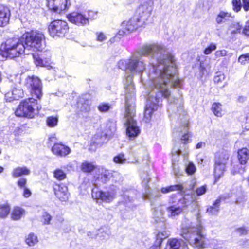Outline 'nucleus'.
<instances>
[{
	"label": "nucleus",
	"mask_w": 249,
	"mask_h": 249,
	"mask_svg": "<svg viewBox=\"0 0 249 249\" xmlns=\"http://www.w3.org/2000/svg\"><path fill=\"white\" fill-rule=\"evenodd\" d=\"M216 49V45L215 43H212L204 50V53L206 55L209 54Z\"/></svg>",
	"instance_id": "obj_45"
},
{
	"label": "nucleus",
	"mask_w": 249,
	"mask_h": 249,
	"mask_svg": "<svg viewBox=\"0 0 249 249\" xmlns=\"http://www.w3.org/2000/svg\"><path fill=\"white\" fill-rule=\"evenodd\" d=\"M188 122L186 121L184 124L182 126L184 127L183 130H176V132H179L180 133L182 134L184 133L183 135L181 137V141L184 143H186L187 142H189V138L190 135L188 132V129H187V125H188Z\"/></svg>",
	"instance_id": "obj_27"
},
{
	"label": "nucleus",
	"mask_w": 249,
	"mask_h": 249,
	"mask_svg": "<svg viewBox=\"0 0 249 249\" xmlns=\"http://www.w3.org/2000/svg\"><path fill=\"white\" fill-rule=\"evenodd\" d=\"M144 26L141 24L139 20L136 18V17H133L127 21H124L121 27L124 28L128 33H130L136 31L139 27H143Z\"/></svg>",
	"instance_id": "obj_15"
},
{
	"label": "nucleus",
	"mask_w": 249,
	"mask_h": 249,
	"mask_svg": "<svg viewBox=\"0 0 249 249\" xmlns=\"http://www.w3.org/2000/svg\"><path fill=\"white\" fill-rule=\"evenodd\" d=\"M49 141L51 142H55L56 141V138L54 135L49 137Z\"/></svg>",
	"instance_id": "obj_63"
},
{
	"label": "nucleus",
	"mask_w": 249,
	"mask_h": 249,
	"mask_svg": "<svg viewBox=\"0 0 249 249\" xmlns=\"http://www.w3.org/2000/svg\"><path fill=\"white\" fill-rule=\"evenodd\" d=\"M30 173V169L26 166H23L14 168L11 174L14 178H17L24 175H29Z\"/></svg>",
	"instance_id": "obj_24"
},
{
	"label": "nucleus",
	"mask_w": 249,
	"mask_h": 249,
	"mask_svg": "<svg viewBox=\"0 0 249 249\" xmlns=\"http://www.w3.org/2000/svg\"><path fill=\"white\" fill-rule=\"evenodd\" d=\"M225 78V75L223 73L219 72L216 73V75L214 76V81L215 83L219 84L224 80Z\"/></svg>",
	"instance_id": "obj_44"
},
{
	"label": "nucleus",
	"mask_w": 249,
	"mask_h": 249,
	"mask_svg": "<svg viewBox=\"0 0 249 249\" xmlns=\"http://www.w3.org/2000/svg\"><path fill=\"white\" fill-rule=\"evenodd\" d=\"M32 193L27 188H24L23 196L26 198H28L31 196Z\"/></svg>",
	"instance_id": "obj_55"
},
{
	"label": "nucleus",
	"mask_w": 249,
	"mask_h": 249,
	"mask_svg": "<svg viewBox=\"0 0 249 249\" xmlns=\"http://www.w3.org/2000/svg\"><path fill=\"white\" fill-rule=\"evenodd\" d=\"M96 40L99 42H103L107 38L106 35L102 32H97L96 33Z\"/></svg>",
	"instance_id": "obj_47"
},
{
	"label": "nucleus",
	"mask_w": 249,
	"mask_h": 249,
	"mask_svg": "<svg viewBox=\"0 0 249 249\" xmlns=\"http://www.w3.org/2000/svg\"><path fill=\"white\" fill-rule=\"evenodd\" d=\"M10 206L8 203L0 204V217H7L10 213Z\"/></svg>",
	"instance_id": "obj_34"
},
{
	"label": "nucleus",
	"mask_w": 249,
	"mask_h": 249,
	"mask_svg": "<svg viewBox=\"0 0 249 249\" xmlns=\"http://www.w3.org/2000/svg\"><path fill=\"white\" fill-rule=\"evenodd\" d=\"M53 190L55 196L60 201L65 202L68 200L70 194L66 186L55 184L53 186Z\"/></svg>",
	"instance_id": "obj_16"
},
{
	"label": "nucleus",
	"mask_w": 249,
	"mask_h": 249,
	"mask_svg": "<svg viewBox=\"0 0 249 249\" xmlns=\"http://www.w3.org/2000/svg\"><path fill=\"white\" fill-rule=\"evenodd\" d=\"M37 104V100L34 97L22 101L15 113L17 116L33 118L36 115L35 107Z\"/></svg>",
	"instance_id": "obj_7"
},
{
	"label": "nucleus",
	"mask_w": 249,
	"mask_h": 249,
	"mask_svg": "<svg viewBox=\"0 0 249 249\" xmlns=\"http://www.w3.org/2000/svg\"><path fill=\"white\" fill-rule=\"evenodd\" d=\"M10 11L8 8L2 5L0 6V27L6 26L10 18Z\"/></svg>",
	"instance_id": "obj_20"
},
{
	"label": "nucleus",
	"mask_w": 249,
	"mask_h": 249,
	"mask_svg": "<svg viewBox=\"0 0 249 249\" xmlns=\"http://www.w3.org/2000/svg\"><path fill=\"white\" fill-rule=\"evenodd\" d=\"M185 170L186 173L190 175L194 174L196 171L195 165L191 162L188 163L186 166Z\"/></svg>",
	"instance_id": "obj_41"
},
{
	"label": "nucleus",
	"mask_w": 249,
	"mask_h": 249,
	"mask_svg": "<svg viewBox=\"0 0 249 249\" xmlns=\"http://www.w3.org/2000/svg\"><path fill=\"white\" fill-rule=\"evenodd\" d=\"M25 211L19 207H15L12 211V215L16 217H22L25 215Z\"/></svg>",
	"instance_id": "obj_37"
},
{
	"label": "nucleus",
	"mask_w": 249,
	"mask_h": 249,
	"mask_svg": "<svg viewBox=\"0 0 249 249\" xmlns=\"http://www.w3.org/2000/svg\"><path fill=\"white\" fill-rule=\"evenodd\" d=\"M212 110L213 114L217 117H221L224 114L222 106L219 103H214L212 105Z\"/></svg>",
	"instance_id": "obj_32"
},
{
	"label": "nucleus",
	"mask_w": 249,
	"mask_h": 249,
	"mask_svg": "<svg viewBox=\"0 0 249 249\" xmlns=\"http://www.w3.org/2000/svg\"><path fill=\"white\" fill-rule=\"evenodd\" d=\"M238 158L241 165H245L249 159V150L246 148H243L238 150Z\"/></svg>",
	"instance_id": "obj_25"
},
{
	"label": "nucleus",
	"mask_w": 249,
	"mask_h": 249,
	"mask_svg": "<svg viewBox=\"0 0 249 249\" xmlns=\"http://www.w3.org/2000/svg\"><path fill=\"white\" fill-rule=\"evenodd\" d=\"M242 26L239 23L234 22L232 23L229 27V30L232 34H235L240 33L241 30Z\"/></svg>",
	"instance_id": "obj_39"
},
{
	"label": "nucleus",
	"mask_w": 249,
	"mask_h": 249,
	"mask_svg": "<svg viewBox=\"0 0 249 249\" xmlns=\"http://www.w3.org/2000/svg\"><path fill=\"white\" fill-rule=\"evenodd\" d=\"M52 151L55 155L61 157L65 156L71 152L69 147L59 143H55L52 148Z\"/></svg>",
	"instance_id": "obj_19"
},
{
	"label": "nucleus",
	"mask_w": 249,
	"mask_h": 249,
	"mask_svg": "<svg viewBox=\"0 0 249 249\" xmlns=\"http://www.w3.org/2000/svg\"><path fill=\"white\" fill-rule=\"evenodd\" d=\"M111 106L107 103H102L99 105L98 106V110L101 112H106L111 108Z\"/></svg>",
	"instance_id": "obj_43"
},
{
	"label": "nucleus",
	"mask_w": 249,
	"mask_h": 249,
	"mask_svg": "<svg viewBox=\"0 0 249 249\" xmlns=\"http://www.w3.org/2000/svg\"><path fill=\"white\" fill-rule=\"evenodd\" d=\"M47 2L50 9L58 13L67 10L71 5L70 0H47Z\"/></svg>",
	"instance_id": "obj_13"
},
{
	"label": "nucleus",
	"mask_w": 249,
	"mask_h": 249,
	"mask_svg": "<svg viewBox=\"0 0 249 249\" xmlns=\"http://www.w3.org/2000/svg\"><path fill=\"white\" fill-rule=\"evenodd\" d=\"M183 243L182 241L176 238L171 239L168 240L166 249H178Z\"/></svg>",
	"instance_id": "obj_29"
},
{
	"label": "nucleus",
	"mask_w": 249,
	"mask_h": 249,
	"mask_svg": "<svg viewBox=\"0 0 249 249\" xmlns=\"http://www.w3.org/2000/svg\"><path fill=\"white\" fill-rule=\"evenodd\" d=\"M220 204V199H217L215 200L213 205L209 207L207 212L211 215H215L218 212Z\"/></svg>",
	"instance_id": "obj_31"
},
{
	"label": "nucleus",
	"mask_w": 249,
	"mask_h": 249,
	"mask_svg": "<svg viewBox=\"0 0 249 249\" xmlns=\"http://www.w3.org/2000/svg\"><path fill=\"white\" fill-rule=\"evenodd\" d=\"M207 188L206 186H202L199 188H197L196 191V194L197 196H200L204 194L206 192Z\"/></svg>",
	"instance_id": "obj_49"
},
{
	"label": "nucleus",
	"mask_w": 249,
	"mask_h": 249,
	"mask_svg": "<svg viewBox=\"0 0 249 249\" xmlns=\"http://www.w3.org/2000/svg\"><path fill=\"white\" fill-rule=\"evenodd\" d=\"M229 154L227 151H222L219 152L215 155V161L219 160L220 164L226 165L229 159Z\"/></svg>",
	"instance_id": "obj_26"
},
{
	"label": "nucleus",
	"mask_w": 249,
	"mask_h": 249,
	"mask_svg": "<svg viewBox=\"0 0 249 249\" xmlns=\"http://www.w3.org/2000/svg\"><path fill=\"white\" fill-rule=\"evenodd\" d=\"M110 177V173L108 170H107L104 169L103 168L101 169V175H100V178L102 182L105 183L106 182L109 178Z\"/></svg>",
	"instance_id": "obj_38"
},
{
	"label": "nucleus",
	"mask_w": 249,
	"mask_h": 249,
	"mask_svg": "<svg viewBox=\"0 0 249 249\" xmlns=\"http://www.w3.org/2000/svg\"><path fill=\"white\" fill-rule=\"evenodd\" d=\"M125 90V123L127 136L130 138H134L140 133V129L134 119L135 115V88L132 81V76L129 75L126 78Z\"/></svg>",
	"instance_id": "obj_3"
},
{
	"label": "nucleus",
	"mask_w": 249,
	"mask_h": 249,
	"mask_svg": "<svg viewBox=\"0 0 249 249\" xmlns=\"http://www.w3.org/2000/svg\"><path fill=\"white\" fill-rule=\"evenodd\" d=\"M194 220V222H190L188 219H185L181 225V235L191 245L202 249L204 248L203 227L199 219Z\"/></svg>",
	"instance_id": "obj_4"
},
{
	"label": "nucleus",
	"mask_w": 249,
	"mask_h": 249,
	"mask_svg": "<svg viewBox=\"0 0 249 249\" xmlns=\"http://www.w3.org/2000/svg\"><path fill=\"white\" fill-rule=\"evenodd\" d=\"M58 118L54 116H49L46 119L47 125L50 127H53L57 125Z\"/></svg>",
	"instance_id": "obj_36"
},
{
	"label": "nucleus",
	"mask_w": 249,
	"mask_h": 249,
	"mask_svg": "<svg viewBox=\"0 0 249 249\" xmlns=\"http://www.w3.org/2000/svg\"><path fill=\"white\" fill-rule=\"evenodd\" d=\"M170 190L172 191H182L183 189V187L181 184H176L174 185L170 186Z\"/></svg>",
	"instance_id": "obj_51"
},
{
	"label": "nucleus",
	"mask_w": 249,
	"mask_h": 249,
	"mask_svg": "<svg viewBox=\"0 0 249 249\" xmlns=\"http://www.w3.org/2000/svg\"><path fill=\"white\" fill-rule=\"evenodd\" d=\"M233 10L236 12H238L240 10L241 7V3L240 0H232V1Z\"/></svg>",
	"instance_id": "obj_48"
},
{
	"label": "nucleus",
	"mask_w": 249,
	"mask_h": 249,
	"mask_svg": "<svg viewBox=\"0 0 249 249\" xmlns=\"http://www.w3.org/2000/svg\"><path fill=\"white\" fill-rule=\"evenodd\" d=\"M25 45V49L42 51L45 47V36L38 31H31L24 34L21 37Z\"/></svg>",
	"instance_id": "obj_6"
},
{
	"label": "nucleus",
	"mask_w": 249,
	"mask_h": 249,
	"mask_svg": "<svg viewBox=\"0 0 249 249\" xmlns=\"http://www.w3.org/2000/svg\"><path fill=\"white\" fill-rule=\"evenodd\" d=\"M158 69L155 67L150 71L149 79L146 80V88L150 90L147 100V104L144 111V120L148 123L151 120L152 115L154 111L158 109L159 103L162 98H167L170 95L171 92L169 87H177L179 86L180 81L178 77V83L174 85V82H172V79L168 80H162L160 78L161 75V69L163 66L161 65Z\"/></svg>",
	"instance_id": "obj_2"
},
{
	"label": "nucleus",
	"mask_w": 249,
	"mask_h": 249,
	"mask_svg": "<svg viewBox=\"0 0 249 249\" xmlns=\"http://www.w3.org/2000/svg\"><path fill=\"white\" fill-rule=\"evenodd\" d=\"M242 6L245 11L249 10V0H242Z\"/></svg>",
	"instance_id": "obj_54"
},
{
	"label": "nucleus",
	"mask_w": 249,
	"mask_h": 249,
	"mask_svg": "<svg viewBox=\"0 0 249 249\" xmlns=\"http://www.w3.org/2000/svg\"><path fill=\"white\" fill-rule=\"evenodd\" d=\"M96 168V166L92 162H83L81 165V170L85 173H90Z\"/></svg>",
	"instance_id": "obj_30"
},
{
	"label": "nucleus",
	"mask_w": 249,
	"mask_h": 249,
	"mask_svg": "<svg viewBox=\"0 0 249 249\" xmlns=\"http://www.w3.org/2000/svg\"><path fill=\"white\" fill-rule=\"evenodd\" d=\"M51 219H43V221H42V223L43 224H49L50 222V220Z\"/></svg>",
	"instance_id": "obj_64"
},
{
	"label": "nucleus",
	"mask_w": 249,
	"mask_h": 249,
	"mask_svg": "<svg viewBox=\"0 0 249 249\" xmlns=\"http://www.w3.org/2000/svg\"><path fill=\"white\" fill-rule=\"evenodd\" d=\"M154 2L148 0L141 4L137 11L136 18L144 26L150 23L152 12L153 10Z\"/></svg>",
	"instance_id": "obj_8"
},
{
	"label": "nucleus",
	"mask_w": 249,
	"mask_h": 249,
	"mask_svg": "<svg viewBox=\"0 0 249 249\" xmlns=\"http://www.w3.org/2000/svg\"><path fill=\"white\" fill-rule=\"evenodd\" d=\"M205 145V143L203 142H198L196 145V149H199L202 148Z\"/></svg>",
	"instance_id": "obj_62"
},
{
	"label": "nucleus",
	"mask_w": 249,
	"mask_h": 249,
	"mask_svg": "<svg viewBox=\"0 0 249 249\" xmlns=\"http://www.w3.org/2000/svg\"><path fill=\"white\" fill-rule=\"evenodd\" d=\"M34 62L36 66L41 67H48L51 62V54L50 53H46L41 54L40 56L38 55H33Z\"/></svg>",
	"instance_id": "obj_17"
},
{
	"label": "nucleus",
	"mask_w": 249,
	"mask_h": 249,
	"mask_svg": "<svg viewBox=\"0 0 249 249\" xmlns=\"http://www.w3.org/2000/svg\"><path fill=\"white\" fill-rule=\"evenodd\" d=\"M86 96H82L78 103V107L83 112H89L90 109L91 101Z\"/></svg>",
	"instance_id": "obj_23"
},
{
	"label": "nucleus",
	"mask_w": 249,
	"mask_h": 249,
	"mask_svg": "<svg viewBox=\"0 0 249 249\" xmlns=\"http://www.w3.org/2000/svg\"><path fill=\"white\" fill-rule=\"evenodd\" d=\"M53 174L54 178L59 181L63 180L67 177L66 173L62 169L59 168L55 169L53 171Z\"/></svg>",
	"instance_id": "obj_35"
},
{
	"label": "nucleus",
	"mask_w": 249,
	"mask_h": 249,
	"mask_svg": "<svg viewBox=\"0 0 249 249\" xmlns=\"http://www.w3.org/2000/svg\"><path fill=\"white\" fill-rule=\"evenodd\" d=\"M110 232L107 228H102L98 230V233L97 235L98 236L101 240L108 239L110 236ZM88 236L91 238H94L96 234H93L91 232L89 231L87 233Z\"/></svg>",
	"instance_id": "obj_22"
},
{
	"label": "nucleus",
	"mask_w": 249,
	"mask_h": 249,
	"mask_svg": "<svg viewBox=\"0 0 249 249\" xmlns=\"http://www.w3.org/2000/svg\"><path fill=\"white\" fill-rule=\"evenodd\" d=\"M243 33L245 35L249 36V20L247 22V25L243 29Z\"/></svg>",
	"instance_id": "obj_56"
},
{
	"label": "nucleus",
	"mask_w": 249,
	"mask_h": 249,
	"mask_svg": "<svg viewBox=\"0 0 249 249\" xmlns=\"http://www.w3.org/2000/svg\"><path fill=\"white\" fill-rule=\"evenodd\" d=\"M116 193V187L106 192H103L98 190L97 188H94L92 190V197L94 199L101 200L106 203H110L115 198Z\"/></svg>",
	"instance_id": "obj_12"
},
{
	"label": "nucleus",
	"mask_w": 249,
	"mask_h": 249,
	"mask_svg": "<svg viewBox=\"0 0 249 249\" xmlns=\"http://www.w3.org/2000/svg\"><path fill=\"white\" fill-rule=\"evenodd\" d=\"M170 186L166 187H163L161 188V191L163 194L169 193L170 192H172V191L170 190Z\"/></svg>",
	"instance_id": "obj_60"
},
{
	"label": "nucleus",
	"mask_w": 249,
	"mask_h": 249,
	"mask_svg": "<svg viewBox=\"0 0 249 249\" xmlns=\"http://www.w3.org/2000/svg\"><path fill=\"white\" fill-rule=\"evenodd\" d=\"M48 30L50 35L54 37H63L69 30L67 23L61 20H54L50 23Z\"/></svg>",
	"instance_id": "obj_10"
},
{
	"label": "nucleus",
	"mask_w": 249,
	"mask_h": 249,
	"mask_svg": "<svg viewBox=\"0 0 249 249\" xmlns=\"http://www.w3.org/2000/svg\"><path fill=\"white\" fill-rule=\"evenodd\" d=\"M25 86L30 90L32 97L38 100L41 99L42 93V85L41 80L36 76H28L25 80Z\"/></svg>",
	"instance_id": "obj_9"
},
{
	"label": "nucleus",
	"mask_w": 249,
	"mask_h": 249,
	"mask_svg": "<svg viewBox=\"0 0 249 249\" xmlns=\"http://www.w3.org/2000/svg\"><path fill=\"white\" fill-rule=\"evenodd\" d=\"M217 160L215 161V166L214 170V174L215 177L214 183H215L218 179L223 175L224 172L225 170L226 165L220 164V162Z\"/></svg>",
	"instance_id": "obj_21"
},
{
	"label": "nucleus",
	"mask_w": 249,
	"mask_h": 249,
	"mask_svg": "<svg viewBox=\"0 0 249 249\" xmlns=\"http://www.w3.org/2000/svg\"><path fill=\"white\" fill-rule=\"evenodd\" d=\"M38 242L37 236L34 233H29L26 237L25 242L30 247L36 244Z\"/></svg>",
	"instance_id": "obj_33"
},
{
	"label": "nucleus",
	"mask_w": 249,
	"mask_h": 249,
	"mask_svg": "<svg viewBox=\"0 0 249 249\" xmlns=\"http://www.w3.org/2000/svg\"><path fill=\"white\" fill-rule=\"evenodd\" d=\"M218 241L216 240H213L212 242L210 243V245L214 249H218L219 248V247H218L217 243Z\"/></svg>",
	"instance_id": "obj_59"
},
{
	"label": "nucleus",
	"mask_w": 249,
	"mask_h": 249,
	"mask_svg": "<svg viewBox=\"0 0 249 249\" xmlns=\"http://www.w3.org/2000/svg\"><path fill=\"white\" fill-rule=\"evenodd\" d=\"M238 61L242 64H246L249 63V53H246L241 55L238 58Z\"/></svg>",
	"instance_id": "obj_46"
},
{
	"label": "nucleus",
	"mask_w": 249,
	"mask_h": 249,
	"mask_svg": "<svg viewBox=\"0 0 249 249\" xmlns=\"http://www.w3.org/2000/svg\"><path fill=\"white\" fill-rule=\"evenodd\" d=\"M40 213L42 214V218H51V216L44 210H41Z\"/></svg>",
	"instance_id": "obj_61"
},
{
	"label": "nucleus",
	"mask_w": 249,
	"mask_h": 249,
	"mask_svg": "<svg viewBox=\"0 0 249 249\" xmlns=\"http://www.w3.org/2000/svg\"><path fill=\"white\" fill-rule=\"evenodd\" d=\"M113 161L116 163L124 164L126 161V159L123 154H119L114 157Z\"/></svg>",
	"instance_id": "obj_42"
},
{
	"label": "nucleus",
	"mask_w": 249,
	"mask_h": 249,
	"mask_svg": "<svg viewBox=\"0 0 249 249\" xmlns=\"http://www.w3.org/2000/svg\"><path fill=\"white\" fill-rule=\"evenodd\" d=\"M147 55L151 59L147 78L143 77V74L141 76V81L145 87H147L145 83L146 80L149 79L150 71L153 67L159 69L161 65L163 66V68L160 69L161 74L160 76V78L161 80L172 79V81L174 82V85H176L178 83V76L175 57L169 53L166 47L161 44L154 43L143 46L128 59L120 60L118 63V67L133 73H141L145 69V65L142 56Z\"/></svg>",
	"instance_id": "obj_1"
},
{
	"label": "nucleus",
	"mask_w": 249,
	"mask_h": 249,
	"mask_svg": "<svg viewBox=\"0 0 249 249\" xmlns=\"http://www.w3.org/2000/svg\"><path fill=\"white\" fill-rule=\"evenodd\" d=\"M231 18V14L228 12L220 11L216 18V22L218 24H221Z\"/></svg>",
	"instance_id": "obj_28"
},
{
	"label": "nucleus",
	"mask_w": 249,
	"mask_h": 249,
	"mask_svg": "<svg viewBox=\"0 0 249 249\" xmlns=\"http://www.w3.org/2000/svg\"><path fill=\"white\" fill-rule=\"evenodd\" d=\"M2 92L5 93V99L8 102H11L14 100H18L23 96V90L19 88H14L11 91L7 92Z\"/></svg>",
	"instance_id": "obj_18"
},
{
	"label": "nucleus",
	"mask_w": 249,
	"mask_h": 249,
	"mask_svg": "<svg viewBox=\"0 0 249 249\" xmlns=\"http://www.w3.org/2000/svg\"><path fill=\"white\" fill-rule=\"evenodd\" d=\"M227 55V51L225 50H218L215 52V56L216 58L223 57Z\"/></svg>",
	"instance_id": "obj_52"
},
{
	"label": "nucleus",
	"mask_w": 249,
	"mask_h": 249,
	"mask_svg": "<svg viewBox=\"0 0 249 249\" xmlns=\"http://www.w3.org/2000/svg\"><path fill=\"white\" fill-rule=\"evenodd\" d=\"M245 167H241V168H239V169H238V170L234 169L233 171H232V173L233 175L236 173H239L242 174V173H244L245 172Z\"/></svg>",
	"instance_id": "obj_57"
},
{
	"label": "nucleus",
	"mask_w": 249,
	"mask_h": 249,
	"mask_svg": "<svg viewBox=\"0 0 249 249\" xmlns=\"http://www.w3.org/2000/svg\"><path fill=\"white\" fill-rule=\"evenodd\" d=\"M97 14L96 13H94L93 11H89L88 12V17L89 19H94L96 18Z\"/></svg>",
	"instance_id": "obj_58"
},
{
	"label": "nucleus",
	"mask_w": 249,
	"mask_h": 249,
	"mask_svg": "<svg viewBox=\"0 0 249 249\" xmlns=\"http://www.w3.org/2000/svg\"><path fill=\"white\" fill-rule=\"evenodd\" d=\"M69 20L79 26H85L89 24V18L85 14L73 12L68 16Z\"/></svg>",
	"instance_id": "obj_14"
},
{
	"label": "nucleus",
	"mask_w": 249,
	"mask_h": 249,
	"mask_svg": "<svg viewBox=\"0 0 249 249\" xmlns=\"http://www.w3.org/2000/svg\"><path fill=\"white\" fill-rule=\"evenodd\" d=\"M247 230L245 228H239L236 229V232L240 235H246L247 234Z\"/></svg>",
	"instance_id": "obj_53"
},
{
	"label": "nucleus",
	"mask_w": 249,
	"mask_h": 249,
	"mask_svg": "<svg viewBox=\"0 0 249 249\" xmlns=\"http://www.w3.org/2000/svg\"><path fill=\"white\" fill-rule=\"evenodd\" d=\"M177 196L176 194L172 195L169 199V203L171 204H173L177 202V205L174 204L167 208V212L170 216H178L182 212L183 208L187 205L185 198H177Z\"/></svg>",
	"instance_id": "obj_11"
},
{
	"label": "nucleus",
	"mask_w": 249,
	"mask_h": 249,
	"mask_svg": "<svg viewBox=\"0 0 249 249\" xmlns=\"http://www.w3.org/2000/svg\"><path fill=\"white\" fill-rule=\"evenodd\" d=\"M121 28V29L118 31L116 36L110 39V41L111 42V43L114 42L116 39H119L121 37H122L125 34H128L127 33V31L124 30V28H123L122 27Z\"/></svg>",
	"instance_id": "obj_40"
},
{
	"label": "nucleus",
	"mask_w": 249,
	"mask_h": 249,
	"mask_svg": "<svg viewBox=\"0 0 249 249\" xmlns=\"http://www.w3.org/2000/svg\"><path fill=\"white\" fill-rule=\"evenodd\" d=\"M2 48V55L6 58L14 59L20 57L25 53V46L23 41L17 38H11L6 40Z\"/></svg>",
	"instance_id": "obj_5"
},
{
	"label": "nucleus",
	"mask_w": 249,
	"mask_h": 249,
	"mask_svg": "<svg viewBox=\"0 0 249 249\" xmlns=\"http://www.w3.org/2000/svg\"><path fill=\"white\" fill-rule=\"evenodd\" d=\"M18 186L20 188H25L27 184V179L25 178H20L17 182Z\"/></svg>",
	"instance_id": "obj_50"
}]
</instances>
